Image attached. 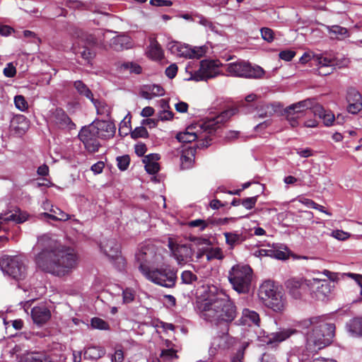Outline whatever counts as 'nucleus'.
<instances>
[{
  "mask_svg": "<svg viewBox=\"0 0 362 362\" xmlns=\"http://www.w3.org/2000/svg\"><path fill=\"white\" fill-rule=\"evenodd\" d=\"M206 298L200 303L199 315L204 320L215 325H228L238 315L237 307L222 289L214 285L207 286Z\"/></svg>",
  "mask_w": 362,
  "mask_h": 362,
  "instance_id": "nucleus-1",
  "label": "nucleus"
},
{
  "mask_svg": "<svg viewBox=\"0 0 362 362\" xmlns=\"http://www.w3.org/2000/svg\"><path fill=\"white\" fill-rule=\"evenodd\" d=\"M305 336L307 353L320 350L333 341L335 325L326 316H316L296 322Z\"/></svg>",
  "mask_w": 362,
  "mask_h": 362,
  "instance_id": "nucleus-2",
  "label": "nucleus"
},
{
  "mask_svg": "<svg viewBox=\"0 0 362 362\" xmlns=\"http://www.w3.org/2000/svg\"><path fill=\"white\" fill-rule=\"evenodd\" d=\"M235 113V109H228L220 112H210L206 119L192 123L186 128L185 132L178 133L176 138L182 143H191L198 140L200 142V146L207 147L209 142L204 140H206L213 132Z\"/></svg>",
  "mask_w": 362,
  "mask_h": 362,
  "instance_id": "nucleus-3",
  "label": "nucleus"
},
{
  "mask_svg": "<svg viewBox=\"0 0 362 362\" xmlns=\"http://www.w3.org/2000/svg\"><path fill=\"white\" fill-rule=\"evenodd\" d=\"M35 262L41 270L62 276L76 266V256L69 248L54 245L43 249L37 255Z\"/></svg>",
  "mask_w": 362,
  "mask_h": 362,
  "instance_id": "nucleus-4",
  "label": "nucleus"
},
{
  "mask_svg": "<svg viewBox=\"0 0 362 362\" xmlns=\"http://www.w3.org/2000/svg\"><path fill=\"white\" fill-rule=\"evenodd\" d=\"M252 278V269L247 264H237L228 272V281L238 293H246L250 291Z\"/></svg>",
  "mask_w": 362,
  "mask_h": 362,
  "instance_id": "nucleus-5",
  "label": "nucleus"
},
{
  "mask_svg": "<svg viewBox=\"0 0 362 362\" xmlns=\"http://www.w3.org/2000/svg\"><path fill=\"white\" fill-rule=\"evenodd\" d=\"M144 276L148 281L165 288H173L177 281V272L169 267H156L148 271L142 267Z\"/></svg>",
  "mask_w": 362,
  "mask_h": 362,
  "instance_id": "nucleus-6",
  "label": "nucleus"
},
{
  "mask_svg": "<svg viewBox=\"0 0 362 362\" xmlns=\"http://www.w3.org/2000/svg\"><path fill=\"white\" fill-rule=\"evenodd\" d=\"M136 259L139 263V269L143 275L142 267L151 271L161 266L163 262V255L153 245L142 246L136 254Z\"/></svg>",
  "mask_w": 362,
  "mask_h": 362,
  "instance_id": "nucleus-7",
  "label": "nucleus"
},
{
  "mask_svg": "<svg viewBox=\"0 0 362 362\" xmlns=\"http://www.w3.org/2000/svg\"><path fill=\"white\" fill-rule=\"evenodd\" d=\"M185 70L189 75L186 80L195 81H206L216 76L219 73L216 62L207 60L200 62L198 70H193V67L189 63L187 65Z\"/></svg>",
  "mask_w": 362,
  "mask_h": 362,
  "instance_id": "nucleus-8",
  "label": "nucleus"
},
{
  "mask_svg": "<svg viewBox=\"0 0 362 362\" xmlns=\"http://www.w3.org/2000/svg\"><path fill=\"white\" fill-rule=\"evenodd\" d=\"M226 70L231 76L238 77L259 78L264 74V70L260 66H252L244 61L228 64Z\"/></svg>",
  "mask_w": 362,
  "mask_h": 362,
  "instance_id": "nucleus-9",
  "label": "nucleus"
},
{
  "mask_svg": "<svg viewBox=\"0 0 362 362\" xmlns=\"http://www.w3.org/2000/svg\"><path fill=\"white\" fill-rule=\"evenodd\" d=\"M3 272L19 281L25 276V267L19 257H5L0 261Z\"/></svg>",
  "mask_w": 362,
  "mask_h": 362,
  "instance_id": "nucleus-10",
  "label": "nucleus"
},
{
  "mask_svg": "<svg viewBox=\"0 0 362 362\" xmlns=\"http://www.w3.org/2000/svg\"><path fill=\"white\" fill-rule=\"evenodd\" d=\"M168 48L172 54L180 57L189 59H199L205 54L207 50L206 46L191 47L179 42H169Z\"/></svg>",
  "mask_w": 362,
  "mask_h": 362,
  "instance_id": "nucleus-11",
  "label": "nucleus"
},
{
  "mask_svg": "<svg viewBox=\"0 0 362 362\" xmlns=\"http://www.w3.org/2000/svg\"><path fill=\"white\" fill-rule=\"evenodd\" d=\"M305 284L311 291L313 296L320 300L327 299L334 289V286L327 280L317 278L305 279Z\"/></svg>",
  "mask_w": 362,
  "mask_h": 362,
  "instance_id": "nucleus-12",
  "label": "nucleus"
},
{
  "mask_svg": "<svg viewBox=\"0 0 362 362\" xmlns=\"http://www.w3.org/2000/svg\"><path fill=\"white\" fill-rule=\"evenodd\" d=\"M98 132L95 129L94 125L90 124L88 127L81 129L78 134L80 140L84 144L86 149L90 152L95 153L98 151L100 146L98 136Z\"/></svg>",
  "mask_w": 362,
  "mask_h": 362,
  "instance_id": "nucleus-13",
  "label": "nucleus"
},
{
  "mask_svg": "<svg viewBox=\"0 0 362 362\" xmlns=\"http://www.w3.org/2000/svg\"><path fill=\"white\" fill-rule=\"evenodd\" d=\"M97 42L92 35L87 37L86 40H78L73 45L72 49L76 54L79 55L84 60L89 62L95 55L93 47Z\"/></svg>",
  "mask_w": 362,
  "mask_h": 362,
  "instance_id": "nucleus-14",
  "label": "nucleus"
},
{
  "mask_svg": "<svg viewBox=\"0 0 362 362\" xmlns=\"http://www.w3.org/2000/svg\"><path fill=\"white\" fill-rule=\"evenodd\" d=\"M227 331H228V328ZM237 342L236 338L230 336L228 332H224L221 335L213 338L209 349V354L211 356H214L218 351H223L234 346Z\"/></svg>",
  "mask_w": 362,
  "mask_h": 362,
  "instance_id": "nucleus-15",
  "label": "nucleus"
},
{
  "mask_svg": "<svg viewBox=\"0 0 362 362\" xmlns=\"http://www.w3.org/2000/svg\"><path fill=\"white\" fill-rule=\"evenodd\" d=\"M313 105V100L308 98L287 107L285 110V113L290 124L292 127L297 126V118L300 117L305 110L311 108Z\"/></svg>",
  "mask_w": 362,
  "mask_h": 362,
  "instance_id": "nucleus-16",
  "label": "nucleus"
},
{
  "mask_svg": "<svg viewBox=\"0 0 362 362\" xmlns=\"http://www.w3.org/2000/svg\"><path fill=\"white\" fill-rule=\"evenodd\" d=\"M169 247L178 264L182 265L191 261L193 252L189 246L187 245H178L174 247L170 242Z\"/></svg>",
  "mask_w": 362,
  "mask_h": 362,
  "instance_id": "nucleus-17",
  "label": "nucleus"
},
{
  "mask_svg": "<svg viewBox=\"0 0 362 362\" xmlns=\"http://www.w3.org/2000/svg\"><path fill=\"white\" fill-rule=\"evenodd\" d=\"M92 124L94 125L96 132H98L97 134L100 139H107L115 135L116 128L112 122L105 120H98Z\"/></svg>",
  "mask_w": 362,
  "mask_h": 362,
  "instance_id": "nucleus-18",
  "label": "nucleus"
},
{
  "mask_svg": "<svg viewBox=\"0 0 362 362\" xmlns=\"http://www.w3.org/2000/svg\"><path fill=\"white\" fill-rule=\"evenodd\" d=\"M313 65L318 66L320 75H328L332 71V66L335 65L334 61L321 54H313Z\"/></svg>",
  "mask_w": 362,
  "mask_h": 362,
  "instance_id": "nucleus-19",
  "label": "nucleus"
},
{
  "mask_svg": "<svg viewBox=\"0 0 362 362\" xmlns=\"http://www.w3.org/2000/svg\"><path fill=\"white\" fill-rule=\"evenodd\" d=\"M347 110L351 114H356L362 110V97L355 88H349L347 91Z\"/></svg>",
  "mask_w": 362,
  "mask_h": 362,
  "instance_id": "nucleus-20",
  "label": "nucleus"
},
{
  "mask_svg": "<svg viewBox=\"0 0 362 362\" xmlns=\"http://www.w3.org/2000/svg\"><path fill=\"white\" fill-rule=\"evenodd\" d=\"M50 112L51 121L58 125L59 128L69 127L71 129L74 126V124L62 109L55 108L52 110Z\"/></svg>",
  "mask_w": 362,
  "mask_h": 362,
  "instance_id": "nucleus-21",
  "label": "nucleus"
},
{
  "mask_svg": "<svg viewBox=\"0 0 362 362\" xmlns=\"http://www.w3.org/2000/svg\"><path fill=\"white\" fill-rule=\"evenodd\" d=\"M298 331L296 329L293 328H284L281 329L279 331L273 332L269 336L266 337V339L261 340L262 341L267 344H272L273 343H280L288 338H289L291 335L297 333Z\"/></svg>",
  "mask_w": 362,
  "mask_h": 362,
  "instance_id": "nucleus-22",
  "label": "nucleus"
},
{
  "mask_svg": "<svg viewBox=\"0 0 362 362\" xmlns=\"http://www.w3.org/2000/svg\"><path fill=\"white\" fill-rule=\"evenodd\" d=\"M29 215L26 211L16 209L13 211L6 214H0V224L8 221H13L16 223H22L28 219Z\"/></svg>",
  "mask_w": 362,
  "mask_h": 362,
  "instance_id": "nucleus-23",
  "label": "nucleus"
},
{
  "mask_svg": "<svg viewBox=\"0 0 362 362\" xmlns=\"http://www.w3.org/2000/svg\"><path fill=\"white\" fill-rule=\"evenodd\" d=\"M31 317L37 325L45 324L51 317V313L45 305L34 307L31 310Z\"/></svg>",
  "mask_w": 362,
  "mask_h": 362,
  "instance_id": "nucleus-24",
  "label": "nucleus"
},
{
  "mask_svg": "<svg viewBox=\"0 0 362 362\" xmlns=\"http://www.w3.org/2000/svg\"><path fill=\"white\" fill-rule=\"evenodd\" d=\"M100 247L104 253L110 258L123 260L119 257L120 245L115 239L108 240L106 243H102Z\"/></svg>",
  "mask_w": 362,
  "mask_h": 362,
  "instance_id": "nucleus-25",
  "label": "nucleus"
},
{
  "mask_svg": "<svg viewBox=\"0 0 362 362\" xmlns=\"http://www.w3.org/2000/svg\"><path fill=\"white\" fill-rule=\"evenodd\" d=\"M165 94L163 87L157 84H147L141 88L140 95L145 99L150 100Z\"/></svg>",
  "mask_w": 362,
  "mask_h": 362,
  "instance_id": "nucleus-26",
  "label": "nucleus"
},
{
  "mask_svg": "<svg viewBox=\"0 0 362 362\" xmlns=\"http://www.w3.org/2000/svg\"><path fill=\"white\" fill-rule=\"evenodd\" d=\"M240 323L247 326L259 327L260 317L258 313L249 308H244L242 310Z\"/></svg>",
  "mask_w": 362,
  "mask_h": 362,
  "instance_id": "nucleus-27",
  "label": "nucleus"
},
{
  "mask_svg": "<svg viewBox=\"0 0 362 362\" xmlns=\"http://www.w3.org/2000/svg\"><path fill=\"white\" fill-rule=\"evenodd\" d=\"M304 285H305V279H291L286 282L289 293L296 299L301 298Z\"/></svg>",
  "mask_w": 362,
  "mask_h": 362,
  "instance_id": "nucleus-28",
  "label": "nucleus"
},
{
  "mask_svg": "<svg viewBox=\"0 0 362 362\" xmlns=\"http://www.w3.org/2000/svg\"><path fill=\"white\" fill-rule=\"evenodd\" d=\"M196 149L189 146L182 151L180 160L182 169H189L193 166L194 162Z\"/></svg>",
  "mask_w": 362,
  "mask_h": 362,
  "instance_id": "nucleus-29",
  "label": "nucleus"
},
{
  "mask_svg": "<svg viewBox=\"0 0 362 362\" xmlns=\"http://www.w3.org/2000/svg\"><path fill=\"white\" fill-rule=\"evenodd\" d=\"M253 255L257 257H270L277 259H286L288 258V255L283 251L275 250L274 248L270 249H259L257 248L253 252Z\"/></svg>",
  "mask_w": 362,
  "mask_h": 362,
  "instance_id": "nucleus-30",
  "label": "nucleus"
},
{
  "mask_svg": "<svg viewBox=\"0 0 362 362\" xmlns=\"http://www.w3.org/2000/svg\"><path fill=\"white\" fill-rule=\"evenodd\" d=\"M279 293L276 286L271 281H265L263 282L259 291V295L264 302L269 298L276 296Z\"/></svg>",
  "mask_w": 362,
  "mask_h": 362,
  "instance_id": "nucleus-31",
  "label": "nucleus"
},
{
  "mask_svg": "<svg viewBox=\"0 0 362 362\" xmlns=\"http://www.w3.org/2000/svg\"><path fill=\"white\" fill-rule=\"evenodd\" d=\"M28 127V120L23 115H16L11 120V128L19 134H24Z\"/></svg>",
  "mask_w": 362,
  "mask_h": 362,
  "instance_id": "nucleus-32",
  "label": "nucleus"
},
{
  "mask_svg": "<svg viewBox=\"0 0 362 362\" xmlns=\"http://www.w3.org/2000/svg\"><path fill=\"white\" fill-rule=\"evenodd\" d=\"M160 159L158 154L152 153L144 157L143 162L145 165V169L149 174H156L160 170L158 160Z\"/></svg>",
  "mask_w": 362,
  "mask_h": 362,
  "instance_id": "nucleus-33",
  "label": "nucleus"
},
{
  "mask_svg": "<svg viewBox=\"0 0 362 362\" xmlns=\"http://www.w3.org/2000/svg\"><path fill=\"white\" fill-rule=\"evenodd\" d=\"M40 217L49 218L53 221H66L71 218L70 215L54 206L50 213L44 212L40 214Z\"/></svg>",
  "mask_w": 362,
  "mask_h": 362,
  "instance_id": "nucleus-34",
  "label": "nucleus"
},
{
  "mask_svg": "<svg viewBox=\"0 0 362 362\" xmlns=\"http://www.w3.org/2000/svg\"><path fill=\"white\" fill-rule=\"evenodd\" d=\"M112 45L115 50L131 48L133 45L132 39L128 35H119L112 40Z\"/></svg>",
  "mask_w": 362,
  "mask_h": 362,
  "instance_id": "nucleus-35",
  "label": "nucleus"
},
{
  "mask_svg": "<svg viewBox=\"0 0 362 362\" xmlns=\"http://www.w3.org/2000/svg\"><path fill=\"white\" fill-rule=\"evenodd\" d=\"M314 113L323 119L325 125L329 127L333 124L334 115L331 111L325 110L321 105H317L314 107Z\"/></svg>",
  "mask_w": 362,
  "mask_h": 362,
  "instance_id": "nucleus-36",
  "label": "nucleus"
},
{
  "mask_svg": "<svg viewBox=\"0 0 362 362\" xmlns=\"http://www.w3.org/2000/svg\"><path fill=\"white\" fill-rule=\"evenodd\" d=\"M346 329L352 337H362V317H355L346 324Z\"/></svg>",
  "mask_w": 362,
  "mask_h": 362,
  "instance_id": "nucleus-37",
  "label": "nucleus"
},
{
  "mask_svg": "<svg viewBox=\"0 0 362 362\" xmlns=\"http://www.w3.org/2000/svg\"><path fill=\"white\" fill-rule=\"evenodd\" d=\"M223 235L225 236L226 244L231 250L245 240L242 233L238 232H226L223 233Z\"/></svg>",
  "mask_w": 362,
  "mask_h": 362,
  "instance_id": "nucleus-38",
  "label": "nucleus"
},
{
  "mask_svg": "<svg viewBox=\"0 0 362 362\" xmlns=\"http://www.w3.org/2000/svg\"><path fill=\"white\" fill-rule=\"evenodd\" d=\"M266 305L275 312H281L284 308V300L281 293L279 292L273 298H269L265 301Z\"/></svg>",
  "mask_w": 362,
  "mask_h": 362,
  "instance_id": "nucleus-39",
  "label": "nucleus"
},
{
  "mask_svg": "<svg viewBox=\"0 0 362 362\" xmlns=\"http://www.w3.org/2000/svg\"><path fill=\"white\" fill-rule=\"evenodd\" d=\"M21 362H54L49 356L40 353L28 354L21 358Z\"/></svg>",
  "mask_w": 362,
  "mask_h": 362,
  "instance_id": "nucleus-40",
  "label": "nucleus"
},
{
  "mask_svg": "<svg viewBox=\"0 0 362 362\" xmlns=\"http://www.w3.org/2000/svg\"><path fill=\"white\" fill-rule=\"evenodd\" d=\"M105 354V350L100 346H88L84 351V358L97 360Z\"/></svg>",
  "mask_w": 362,
  "mask_h": 362,
  "instance_id": "nucleus-41",
  "label": "nucleus"
},
{
  "mask_svg": "<svg viewBox=\"0 0 362 362\" xmlns=\"http://www.w3.org/2000/svg\"><path fill=\"white\" fill-rule=\"evenodd\" d=\"M74 86L81 95H83L93 102V95L84 83L81 81H76L74 83Z\"/></svg>",
  "mask_w": 362,
  "mask_h": 362,
  "instance_id": "nucleus-42",
  "label": "nucleus"
},
{
  "mask_svg": "<svg viewBox=\"0 0 362 362\" xmlns=\"http://www.w3.org/2000/svg\"><path fill=\"white\" fill-rule=\"evenodd\" d=\"M148 54L149 57L153 59H159L162 57V49L156 40H152L151 41Z\"/></svg>",
  "mask_w": 362,
  "mask_h": 362,
  "instance_id": "nucleus-43",
  "label": "nucleus"
},
{
  "mask_svg": "<svg viewBox=\"0 0 362 362\" xmlns=\"http://www.w3.org/2000/svg\"><path fill=\"white\" fill-rule=\"evenodd\" d=\"M93 104L96 108L98 115L104 117H109L111 114L112 108L105 102L95 101L93 99Z\"/></svg>",
  "mask_w": 362,
  "mask_h": 362,
  "instance_id": "nucleus-44",
  "label": "nucleus"
},
{
  "mask_svg": "<svg viewBox=\"0 0 362 362\" xmlns=\"http://www.w3.org/2000/svg\"><path fill=\"white\" fill-rule=\"evenodd\" d=\"M177 349L175 348H170L162 350L160 357L163 362L172 361L177 358Z\"/></svg>",
  "mask_w": 362,
  "mask_h": 362,
  "instance_id": "nucleus-45",
  "label": "nucleus"
},
{
  "mask_svg": "<svg viewBox=\"0 0 362 362\" xmlns=\"http://www.w3.org/2000/svg\"><path fill=\"white\" fill-rule=\"evenodd\" d=\"M222 250L219 247H211L206 250V258L207 261L212 259H222L223 258Z\"/></svg>",
  "mask_w": 362,
  "mask_h": 362,
  "instance_id": "nucleus-46",
  "label": "nucleus"
},
{
  "mask_svg": "<svg viewBox=\"0 0 362 362\" xmlns=\"http://www.w3.org/2000/svg\"><path fill=\"white\" fill-rule=\"evenodd\" d=\"M327 30L330 34L335 37L341 39L347 36L348 30L346 28L339 25L327 26Z\"/></svg>",
  "mask_w": 362,
  "mask_h": 362,
  "instance_id": "nucleus-47",
  "label": "nucleus"
},
{
  "mask_svg": "<svg viewBox=\"0 0 362 362\" xmlns=\"http://www.w3.org/2000/svg\"><path fill=\"white\" fill-rule=\"evenodd\" d=\"M13 103L16 108L21 112H26L28 110V103L22 95H16L13 98Z\"/></svg>",
  "mask_w": 362,
  "mask_h": 362,
  "instance_id": "nucleus-48",
  "label": "nucleus"
},
{
  "mask_svg": "<svg viewBox=\"0 0 362 362\" xmlns=\"http://www.w3.org/2000/svg\"><path fill=\"white\" fill-rule=\"evenodd\" d=\"M181 280L182 284H192L197 280V276L192 272L185 270L181 274Z\"/></svg>",
  "mask_w": 362,
  "mask_h": 362,
  "instance_id": "nucleus-49",
  "label": "nucleus"
},
{
  "mask_svg": "<svg viewBox=\"0 0 362 362\" xmlns=\"http://www.w3.org/2000/svg\"><path fill=\"white\" fill-rule=\"evenodd\" d=\"M260 33L262 38L269 43L272 42L275 39V33L269 28H262L260 29Z\"/></svg>",
  "mask_w": 362,
  "mask_h": 362,
  "instance_id": "nucleus-50",
  "label": "nucleus"
},
{
  "mask_svg": "<svg viewBox=\"0 0 362 362\" xmlns=\"http://www.w3.org/2000/svg\"><path fill=\"white\" fill-rule=\"evenodd\" d=\"M91 326L101 330H107L110 328L108 323L99 317H93L91 320Z\"/></svg>",
  "mask_w": 362,
  "mask_h": 362,
  "instance_id": "nucleus-51",
  "label": "nucleus"
},
{
  "mask_svg": "<svg viewBox=\"0 0 362 362\" xmlns=\"http://www.w3.org/2000/svg\"><path fill=\"white\" fill-rule=\"evenodd\" d=\"M148 132L144 126L137 127L131 131V136L133 139L145 138L148 136Z\"/></svg>",
  "mask_w": 362,
  "mask_h": 362,
  "instance_id": "nucleus-52",
  "label": "nucleus"
},
{
  "mask_svg": "<svg viewBox=\"0 0 362 362\" xmlns=\"http://www.w3.org/2000/svg\"><path fill=\"white\" fill-rule=\"evenodd\" d=\"M121 69H123L124 70H129L131 73H134L137 74H140L142 70L141 67L139 64L133 62L124 63L123 64H122Z\"/></svg>",
  "mask_w": 362,
  "mask_h": 362,
  "instance_id": "nucleus-53",
  "label": "nucleus"
},
{
  "mask_svg": "<svg viewBox=\"0 0 362 362\" xmlns=\"http://www.w3.org/2000/svg\"><path fill=\"white\" fill-rule=\"evenodd\" d=\"M197 22L211 31H216V25L208 18L203 16H197Z\"/></svg>",
  "mask_w": 362,
  "mask_h": 362,
  "instance_id": "nucleus-54",
  "label": "nucleus"
},
{
  "mask_svg": "<svg viewBox=\"0 0 362 362\" xmlns=\"http://www.w3.org/2000/svg\"><path fill=\"white\" fill-rule=\"evenodd\" d=\"M127 117L128 116H126L119 124V131L121 134L127 135L128 132H131L130 118Z\"/></svg>",
  "mask_w": 362,
  "mask_h": 362,
  "instance_id": "nucleus-55",
  "label": "nucleus"
},
{
  "mask_svg": "<svg viewBox=\"0 0 362 362\" xmlns=\"http://www.w3.org/2000/svg\"><path fill=\"white\" fill-rule=\"evenodd\" d=\"M129 157L128 156H119L117 158V167L121 170L127 169L129 165Z\"/></svg>",
  "mask_w": 362,
  "mask_h": 362,
  "instance_id": "nucleus-56",
  "label": "nucleus"
},
{
  "mask_svg": "<svg viewBox=\"0 0 362 362\" xmlns=\"http://www.w3.org/2000/svg\"><path fill=\"white\" fill-rule=\"evenodd\" d=\"M162 107L163 110L160 112L159 117L161 120H169L173 118V112L171 111L165 110L168 107L167 102L165 100H161Z\"/></svg>",
  "mask_w": 362,
  "mask_h": 362,
  "instance_id": "nucleus-57",
  "label": "nucleus"
},
{
  "mask_svg": "<svg viewBox=\"0 0 362 362\" xmlns=\"http://www.w3.org/2000/svg\"><path fill=\"white\" fill-rule=\"evenodd\" d=\"M134 299V293L130 288L122 290V303H129Z\"/></svg>",
  "mask_w": 362,
  "mask_h": 362,
  "instance_id": "nucleus-58",
  "label": "nucleus"
},
{
  "mask_svg": "<svg viewBox=\"0 0 362 362\" xmlns=\"http://www.w3.org/2000/svg\"><path fill=\"white\" fill-rule=\"evenodd\" d=\"M247 343H244L241 347L238 350L236 354L232 357L231 362H242L244 356V350L247 346Z\"/></svg>",
  "mask_w": 362,
  "mask_h": 362,
  "instance_id": "nucleus-59",
  "label": "nucleus"
},
{
  "mask_svg": "<svg viewBox=\"0 0 362 362\" xmlns=\"http://www.w3.org/2000/svg\"><path fill=\"white\" fill-rule=\"evenodd\" d=\"M189 227H199L201 230H204L208 226L206 221L202 219H196L188 223Z\"/></svg>",
  "mask_w": 362,
  "mask_h": 362,
  "instance_id": "nucleus-60",
  "label": "nucleus"
},
{
  "mask_svg": "<svg viewBox=\"0 0 362 362\" xmlns=\"http://www.w3.org/2000/svg\"><path fill=\"white\" fill-rule=\"evenodd\" d=\"M331 235L333 238H336L337 240H346L350 236V235L348 233L344 232V231L341 230H333L332 232Z\"/></svg>",
  "mask_w": 362,
  "mask_h": 362,
  "instance_id": "nucleus-61",
  "label": "nucleus"
},
{
  "mask_svg": "<svg viewBox=\"0 0 362 362\" xmlns=\"http://www.w3.org/2000/svg\"><path fill=\"white\" fill-rule=\"evenodd\" d=\"M16 74V67L13 65L12 63H8L6 64V66L4 69V74L5 76L11 78L13 77Z\"/></svg>",
  "mask_w": 362,
  "mask_h": 362,
  "instance_id": "nucleus-62",
  "label": "nucleus"
},
{
  "mask_svg": "<svg viewBox=\"0 0 362 362\" xmlns=\"http://www.w3.org/2000/svg\"><path fill=\"white\" fill-rule=\"evenodd\" d=\"M256 202H257V197H248V198L243 199L242 204L245 209H251L255 206Z\"/></svg>",
  "mask_w": 362,
  "mask_h": 362,
  "instance_id": "nucleus-63",
  "label": "nucleus"
},
{
  "mask_svg": "<svg viewBox=\"0 0 362 362\" xmlns=\"http://www.w3.org/2000/svg\"><path fill=\"white\" fill-rule=\"evenodd\" d=\"M124 360V352L122 349H117L114 354L110 356V362H122Z\"/></svg>",
  "mask_w": 362,
  "mask_h": 362,
  "instance_id": "nucleus-64",
  "label": "nucleus"
}]
</instances>
